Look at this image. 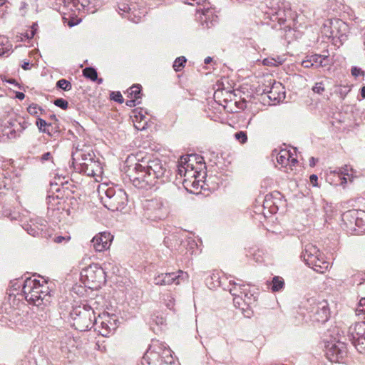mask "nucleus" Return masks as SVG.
Returning <instances> with one entry per match:
<instances>
[{"instance_id": "7", "label": "nucleus", "mask_w": 365, "mask_h": 365, "mask_svg": "<svg viewBox=\"0 0 365 365\" xmlns=\"http://www.w3.org/2000/svg\"><path fill=\"white\" fill-rule=\"evenodd\" d=\"M306 309L314 322L324 323L330 316V309L327 300L316 298L307 299Z\"/></svg>"}, {"instance_id": "41", "label": "nucleus", "mask_w": 365, "mask_h": 365, "mask_svg": "<svg viewBox=\"0 0 365 365\" xmlns=\"http://www.w3.org/2000/svg\"><path fill=\"white\" fill-rule=\"evenodd\" d=\"M56 86L66 91L71 90L72 88L71 83L66 79H61L58 81L56 83Z\"/></svg>"}, {"instance_id": "15", "label": "nucleus", "mask_w": 365, "mask_h": 365, "mask_svg": "<svg viewBox=\"0 0 365 365\" xmlns=\"http://www.w3.org/2000/svg\"><path fill=\"white\" fill-rule=\"evenodd\" d=\"M27 128V123L25 120L18 121L16 119L7 121L2 130L3 135L9 138H16Z\"/></svg>"}, {"instance_id": "37", "label": "nucleus", "mask_w": 365, "mask_h": 365, "mask_svg": "<svg viewBox=\"0 0 365 365\" xmlns=\"http://www.w3.org/2000/svg\"><path fill=\"white\" fill-rule=\"evenodd\" d=\"M27 110L29 114L36 116L38 118L39 114H42L43 112V110L36 103L31 104L28 108Z\"/></svg>"}, {"instance_id": "1", "label": "nucleus", "mask_w": 365, "mask_h": 365, "mask_svg": "<svg viewBox=\"0 0 365 365\" xmlns=\"http://www.w3.org/2000/svg\"><path fill=\"white\" fill-rule=\"evenodd\" d=\"M126 175L135 187L148 189L166 182L170 172L160 159L147 156L138 158L134 165H129Z\"/></svg>"}, {"instance_id": "13", "label": "nucleus", "mask_w": 365, "mask_h": 365, "mask_svg": "<svg viewBox=\"0 0 365 365\" xmlns=\"http://www.w3.org/2000/svg\"><path fill=\"white\" fill-rule=\"evenodd\" d=\"M327 358L331 362H339L346 354V344L341 341H327L324 345Z\"/></svg>"}, {"instance_id": "23", "label": "nucleus", "mask_w": 365, "mask_h": 365, "mask_svg": "<svg viewBox=\"0 0 365 365\" xmlns=\"http://www.w3.org/2000/svg\"><path fill=\"white\" fill-rule=\"evenodd\" d=\"M106 272L104 269L98 264L93 263V289H98L105 284Z\"/></svg>"}, {"instance_id": "56", "label": "nucleus", "mask_w": 365, "mask_h": 365, "mask_svg": "<svg viewBox=\"0 0 365 365\" xmlns=\"http://www.w3.org/2000/svg\"><path fill=\"white\" fill-rule=\"evenodd\" d=\"M93 81H97L98 84H101L103 82V79L98 78L97 71L93 68Z\"/></svg>"}, {"instance_id": "20", "label": "nucleus", "mask_w": 365, "mask_h": 365, "mask_svg": "<svg viewBox=\"0 0 365 365\" xmlns=\"http://www.w3.org/2000/svg\"><path fill=\"white\" fill-rule=\"evenodd\" d=\"M269 85H271L269 89H264V92L268 94V98L273 101L279 102L285 98L284 88L279 82L269 79Z\"/></svg>"}, {"instance_id": "11", "label": "nucleus", "mask_w": 365, "mask_h": 365, "mask_svg": "<svg viewBox=\"0 0 365 365\" xmlns=\"http://www.w3.org/2000/svg\"><path fill=\"white\" fill-rule=\"evenodd\" d=\"M271 7L266 13L270 15V19L272 21H277L279 25H284L287 20L291 18L292 11L288 6L283 2H271Z\"/></svg>"}, {"instance_id": "21", "label": "nucleus", "mask_w": 365, "mask_h": 365, "mask_svg": "<svg viewBox=\"0 0 365 365\" xmlns=\"http://www.w3.org/2000/svg\"><path fill=\"white\" fill-rule=\"evenodd\" d=\"M112 240L113 236L110 232H101L93 237V247L96 251L102 252L109 248Z\"/></svg>"}, {"instance_id": "53", "label": "nucleus", "mask_w": 365, "mask_h": 365, "mask_svg": "<svg viewBox=\"0 0 365 365\" xmlns=\"http://www.w3.org/2000/svg\"><path fill=\"white\" fill-rule=\"evenodd\" d=\"M83 75L86 78L91 80V67H86L83 70Z\"/></svg>"}, {"instance_id": "54", "label": "nucleus", "mask_w": 365, "mask_h": 365, "mask_svg": "<svg viewBox=\"0 0 365 365\" xmlns=\"http://www.w3.org/2000/svg\"><path fill=\"white\" fill-rule=\"evenodd\" d=\"M168 299H164L166 303V306L168 309H172L173 308V300L174 299L171 296H168Z\"/></svg>"}, {"instance_id": "55", "label": "nucleus", "mask_w": 365, "mask_h": 365, "mask_svg": "<svg viewBox=\"0 0 365 365\" xmlns=\"http://www.w3.org/2000/svg\"><path fill=\"white\" fill-rule=\"evenodd\" d=\"M302 66L304 67V68H311V67H313L312 66V62H309V56H307L306 57V59L303 60L302 61Z\"/></svg>"}, {"instance_id": "35", "label": "nucleus", "mask_w": 365, "mask_h": 365, "mask_svg": "<svg viewBox=\"0 0 365 365\" xmlns=\"http://www.w3.org/2000/svg\"><path fill=\"white\" fill-rule=\"evenodd\" d=\"M128 97L133 98L140 101L142 97L141 93V86L139 84H135L132 86L128 91Z\"/></svg>"}, {"instance_id": "27", "label": "nucleus", "mask_w": 365, "mask_h": 365, "mask_svg": "<svg viewBox=\"0 0 365 365\" xmlns=\"http://www.w3.org/2000/svg\"><path fill=\"white\" fill-rule=\"evenodd\" d=\"M240 294L242 296V299H241V307H243V304L250 307L255 302L256 296L255 292L250 290L248 284H243V289L242 291H240Z\"/></svg>"}, {"instance_id": "31", "label": "nucleus", "mask_w": 365, "mask_h": 365, "mask_svg": "<svg viewBox=\"0 0 365 365\" xmlns=\"http://www.w3.org/2000/svg\"><path fill=\"white\" fill-rule=\"evenodd\" d=\"M286 61V57L283 56H277L276 57H267L262 61V63L267 66H278L282 65Z\"/></svg>"}, {"instance_id": "25", "label": "nucleus", "mask_w": 365, "mask_h": 365, "mask_svg": "<svg viewBox=\"0 0 365 365\" xmlns=\"http://www.w3.org/2000/svg\"><path fill=\"white\" fill-rule=\"evenodd\" d=\"M90 260V257H88L87 255L82 259L81 264L86 265V267L82 269L80 273V280L81 283L85 287H88L89 289L91 288V282L89 276V268L91 267V263H89Z\"/></svg>"}, {"instance_id": "24", "label": "nucleus", "mask_w": 365, "mask_h": 365, "mask_svg": "<svg viewBox=\"0 0 365 365\" xmlns=\"http://www.w3.org/2000/svg\"><path fill=\"white\" fill-rule=\"evenodd\" d=\"M359 215H365V212L356 210H349L342 215V220L348 228L356 230L355 223Z\"/></svg>"}, {"instance_id": "33", "label": "nucleus", "mask_w": 365, "mask_h": 365, "mask_svg": "<svg viewBox=\"0 0 365 365\" xmlns=\"http://www.w3.org/2000/svg\"><path fill=\"white\" fill-rule=\"evenodd\" d=\"M36 125L40 132L51 135V132L49 130V127H52L51 123H48L45 120L41 118H37Z\"/></svg>"}, {"instance_id": "51", "label": "nucleus", "mask_w": 365, "mask_h": 365, "mask_svg": "<svg viewBox=\"0 0 365 365\" xmlns=\"http://www.w3.org/2000/svg\"><path fill=\"white\" fill-rule=\"evenodd\" d=\"M178 173L182 176H187L189 174V170H187V168H185V166L182 165H180L179 167H178Z\"/></svg>"}, {"instance_id": "61", "label": "nucleus", "mask_w": 365, "mask_h": 365, "mask_svg": "<svg viewBox=\"0 0 365 365\" xmlns=\"http://www.w3.org/2000/svg\"><path fill=\"white\" fill-rule=\"evenodd\" d=\"M16 98H17L19 100H23L25 98V95L22 92H16Z\"/></svg>"}, {"instance_id": "42", "label": "nucleus", "mask_w": 365, "mask_h": 365, "mask_svg": "<svg viewBox=\"0 0 365 365\" xmlns=\"http://www.w3.org/2000/svg\"><path fill=\"white\" fill-rule=\"evenodd\" d=\"M356 312L359 316L362 315L364 319H365V297L360 299Z\"/></svg>"}, {"instance_id": "49", "label": "nucleus", "mask_w": 365, "mask_h": 365, "mask_svg": "<svg viewBox=\"0 0 365 365\" xmlns=\"http://www.w3.org/2000/svg\"><path fill=\"white\" fill-rule=\"evenodd\" d=\"M180 162L182 164H184L183 165L185 166V168H187V170H188L189 168L191 169L189 171V173H191L192 171L193 167H192V165L190 163V160H187V158L182 157V158H181Z\"/></svg>"}, {"instance_id": "28", "label": "nucleus", "mask_w": 365, "mask_h": 365, "mask_svg": "<svg viewBox=\"0 0 365 365\" xmlns=\"http://www.w3.org/2000/svg\"><path fill=\"white\" fill-rule=\"evenodd\" d=\"M309 62H312V66L316 68L324 67L329 64L328 54H312L309 56Z\"/></svg>"}, {"instance_id": "2", "label": "nucleus", "mask_w": 365, "mask_h": 365, "mask_svg": "<svg viewBox=\"0 0 365 365\" xmlns=\"http://www.w3.org/2000/svg\"><path fill=\"white\" fill-rule=\"evenodd\" d=\"M103 173L102 163L93 158V178L96 177L95 182H93V188H96V190L93 191V200L95 199V201H98L109 210H123L127 205V194L123 190L115 191L106 182L99 184L98 178L102 180Z\"/></svg>"}, {"instance_id": "60", "label": "nucleus", "mask_w": 365, "mask_h": 365, "mask_svg": "<svg viewBox=\"0 0 365 365\" xmlns=\"http://www.w3.org/2000/svg\"><path fill=\"white\" fill-rule=\"evenodd\" d=\"M34 36V31H30V29L25 33V37H26L27 38H32Z\"/></svg>"}, {"instance_id": "52", "label": "nucleus", "mask_w": 365, "mask_h": 365, "mask_svg": "<svg viewBox=\"0 0 365 365\" xmlns=\"http://www.w3.org/2000/svg\"><path fill=\"white\" fill-rule=\"evenodd\" d=\"M310 183L314 187H319L318 185V177L315 174H312L309 177Z\"/></svg>"}, {"instance_id": "10", "label": "nucleus", "mask_w": 365, "mask_h": 365, "mask_svg": "<svg viewBox=\"0 0 365 365\" xmlns=\"http://www.w3.org/2000/svg\"><path fill=\"white\" fill-rule=\"evenodd\" d=\"M90 150L82 149L76 151L72 155V165L74 169L80 173L91 176V170L89 167L91 164V158L90 157Z\"/></svg>"}, {"instance_id": "45", "label": "nucleus", "mask_w": 365, "mask_h": 365, "mask_svg": "<svg viewBox=\"0 0 365 365\" xmlns=\"http://www.w3.org/2000/svg\"><path fill=\"white\" fill-rule=\"evenodd\" d=\"M25 230L30 235L36 237L39 234V231L41 229L38 228V227H33L31 225H26Z\"/></svg>"}, {"instance_id": "22", "label": "nucleus", "mask_w": 365, "mask_h": 365, "mask_svg": "<svg viewBox=\"0 0 365 365\" xmlns=\"http://www.w3.org/2000/svg\"><path fill=\"white\" fill-rule=\"evenodd\" d=\"M320 254L321 252L315 245L312 244H307L305 245L302 252L301 257L303 259L306 264L310 267L316 259L320 256Z\"/></svg>"}, {"instance_id": "18", "label": "nucleus", "mask_w": 365, "mask_h": 365, "mask_svg": "<svg viewBox=\"0 0 365 365\" xmlns=\"http://www.w3.org/2000/svg\"><path fill=\"white\" fill-rule=\"evenodd\" d=\"M21 320L20 310L14 308L9 303L4 304L0 307V321H9L11 323L16 324Z\"/></svg>"}, {"instance_id": "39", "label": "nucleus", "mask_w": 365, "mask_h": 365, "mask_svg": "<svg viewBox=\"0 0 365 365\" xmlns=\"http://www.w3.org/2000/svg\"><path fill=\"white\" fill-rule=\"evenodd\" d=\"M184 243L186 244V246H187L186 249L187 250V252L190 255H192L195 252V250L197 249V242L195 241V240H193L192 238L187 239ZM184 246H185V245Z\"/></svg>"}, {"instance_id": "4", "label": "nucleus", "mask_w": 365, "mask_h": 365, "mask_svg": "<svg viewBox=\"0 0 365 365\" xmlns=\"http://www.w3.org/2000/svg\"><path fill=\"white\" fill-rule=\"evenodd\" d=\"M56 4L59 6L58 10L61 14L68 15L63 19L69 27L78 24L91 9L89 0H56Z\"/></svg>"}, {"instance_id": "8", "label": "nucleus", "mask_w": 365, "mask_h": 365, "mask_svg": "<svg viewBox=\"0 0 365 365\" xmlns=\"http://www.w3.org/2000/svg\"><path fill=\"white\" fill-rule=\"evenodd\" d=\"M145 217L150 220L156 221L166 217L168 212L160 199L154 198L146 200L145 205Z\"/></svg>"}, {"instance_id": "30", "label": "nucleus", "mask_w": 365, "mask_h": 365, "mask_svg": "<svg viewBox=\"0 0 365 365\" xmlns=\"http://www.w3.org/2000/svg\"><path fill=\"white\" fill-rule=\"evenodd\" d=\"M206 284L210 289H215L221 286L220 273L213 272L205 279Z\"/></svg>"}, {"instance_id": "17", "label": "nucleus", "mask_w": 365, "mask_h": 365, "mask_svg": "<svg viewBox=\"0 0 365 365\" xmlns=\"http://www.w3.org/2000/svg\"><path fill=\"white\" fill-rule=\"evenodd\" d=\"M331 173L339 178L341 180L339 185L343 187H345L348 182L351 183L354 178H356V172L350 165H344L341 168H336L334 170L331 171Z\"/></svg>"}, {"instance_id": "59", "label": "nucleus", "mask_w": 365, "mask_h": 365, "mask_svg": "<svg viewBox=\"0 0 365 365\" xmlns=\"http://www.w3.org/2000/svg\"><path fill=\"white\" fill-rule=\"evenodd\" d=\"M212 11L210 9H206L205 11H202V15L205 16V21H207L210 14H212Z\"/></svg>"}, {"instance_id": "58", "label": "nucleus", "mask_w": 365, "mask_h": 365, "mask_svg": "<svg viewBox=\"0 0 365 365\" xmlns=\"http://www.w3.org/2000/svg\"><path fill=\"white\" fill-rule=\"evenodd\" d=\"M170 240V237H167L165 238V240H164V242L167 245V247H171L172 249H175V250H178L179 248H178L176 247V245H173L172 243L168 244V241Z\"/></svg>"}, {"instance_id": "44", "label": "nucleus", "mask_w": 365, "mask_h": 365, "mask_svg": "<svg viewBox=\"0 0 365 365\" xmlns=\"http://www.w3.org/2000/svg\"><path fill=\"white\" fill-rule=\"evenodd\" d=\"M110 98L111 100L116 101L119 103H122L124 101L123 96L120 91H112L110 94Z\"/></svg>"}, {"instance_id": "48", "label": "nucleus", "mask_w": 365, "mask_h": 365, "mask_svg": "<svg viewBox=\"0 0 365 365\" xmlns=\"http://www.w3.org/2000/svg\"><path fill=\"white\" fill-rule=\"evenodd\" d=\"M352 76L355 77H358L359 76H364V71H362L360 68H358L356 66H354L351 68V70Z\"/></svg>"}, {"instance_id": "34", "label": "nucleus", "mask_w": 365, "mask_h": 365, "mask_svg": "<svg viewBox=\"0 0 365 365\" xmlns=\"http://www.w3.org/2000/svg\"><path fill=\"white\" fill-rule=\"evenodd\" d=\"M284 287V281L282 277L275 276L272 278L271 289L272 292H279Z\"/></svg>"}, {"instance_id": "50", "label": "nucleus", "mask_w": 365, "mask_h": 365, "mask_svg": "<svg viewBox=\"0 0 365 365\" xmlns=\"http://www.w3.org/2000/svg\"><path fill=\"white\" fill-rule=\"evenodd\" d=\"M140 103V101H138L137 99H135V98H130V100H128L126 102H125V104L128 107H134L136 105L139 104Z\"/></svg>"}, {"instance_id": "38", "label": "nucleus", "mask_w": 365, "mask_h": 365, "mask_svg": "<svg viewBox=\"0 0 365 365\" xmlns=\"http://www.w3.org/2000/svg\"><path fill=\"white\" fill-rule=\"evenodd\" d=\"M187 61V59L184 56L177 58L173 65V67L175 71H181L184 67Z\"/></svg>"}, {"instance_id": "19", "label": "nucleus", "mask_w": 365, "mask_h": 365, "mask_svg": "<svg viewBox=\"0 0 365 365\" xmlns=\"http://www.w3.org/2000/svg\"><path fill=\"white\" fill-rule=\"evenodd\" d=\"M294 152L286 149L281 150L277 155V162L281 165L282 168H285V172L288 173L289 170H292V167L297 163V159L294 157Z\"/></svg>"}, {"instance_id": "14", "label": "nucleus", "mask_w": 365, "mask_h": 365, "mask_svg": "<svg viewBox=\"0 0 365 365\" xmlns=\"http://www.w3.org/2000/svg\"><path fill=\"white\" fill-rule=\"evenodd\" d=\"M71 317L75 322L73 325L76 329H79L81 331L87 329L91 321V314L89 309L86 308V306L83 308L81 307L74 308L71 312Z\"/></svg>"}, {"instance_id": "62", "label": "nucleus", "mask_w": 365, "mask_h": 365, "mask_svg": "<svg viewBox=\"0 0 365 365\" xmlns=\"http://www.w3.org/2000/svg\"><path fill=\"white\" fill-rule=\"evenodd\" d=\"M38 29V24L34 23L33 24V25L31 26V29H30V31H34V34H36V31Z\"/></svg>"}, {"instance_id": "6", "label": "nucleus", "mask_w": 365, "mask_h": 365, "mask_svg": "<svg viewBox=\"0 0 365 365\" xmlns=\"http://www.w3.org/2000/svg\"><path fill=\"white\" fill-rule=\"evenodd\" d=\"M348 31V25L339 19L325 20L322 28V34L329 38H332L335 44L338 42L341 44L346 39Z\"/></svg>"}, {"instance_id": "32", "label": "nucleus", "mask_w": 365, "mask_h": 365, "mask_svg": "<svg viewBox=\"0 0 365 365\" xmlns=\"http://www.w3.org/2000/svg\"><path fill=\"white\" fill-rule=\"evenodd\" d=\"M158 356V355L155 352L147 351L144 354L140 364L138 365H157V362L155 360H153V358H156Z\"/></svg>"}, {"instance_id": "36", "label": "nucleus", "mask_w": 365, "mask_h": 365, "mask_svg": "<svg viewBox=\"0 0 365 365\" xmlns=\"http://www.w3.org/2000/svg\"><path fill=\"white\" fill-rule=\"evenodd\" d=\"M11 48V45L9 43L8 38L0 36V56L9 52Z\"/></svg>"}, {"instance_id": "12", "label": "nucleus", "mask_w": 365, "mask_h": 365, "mask_svg": "<svg viewBox=\"0 0 365 365\" xmlns=\"http://www.w3.org/2000/svg\"><path fill=\"white\" fill-rule=\"evenodd\" d=\"M147 351H153L158 355L153 358L157 363L161 361L159 365H171L173 362L172 351L167 346L159 341H153Z\"/></svg>"}, {"instance_id": "9", "label": "nucleus", "mask_w": 365, "mask_h": 365, "mask_svg": "<svg viewBox=\"0 0 365 365\" xmlns=\"http://www.w3.org/2000/svg\"><path fill=\"white\" fill-rule=\"evenodd\" d=\"M347 336L359 352H365V322H357L350 326Z\"/></svg>"}, {"instance_id": "29", "label": "nucleus", "mask_w": 365, "mask_h": 365, "mask_svg": "<svg viewBox=\"0 0 365 365\" xmlns=\"http://www.w3.org/2000/svg\"><path fill=\"white\" fill-rule=\"evenodd\" d=\"M329 266V263L327 262L322 255V254H320V256H319L316 260L314 262L313 264L310 267L312 268L314 271L319 273H324L325 272Z\"/></svg>"}, {"instance_id": "16", "label": "nucleus", "mask_w": 365, "mask_h": 365, "mask_svg": "<svg viewBox=\"0 0 365 365\" xmlns=\"http://www.w3.org/2000/svg\"><path fill=\"white\" fill-rule=\"evenodd\" d=\"M187 275L186 273H184L182 271L179 270L178 273L175 272H169V273H162L158 274L154 278V283L156 285H169L173 283H175L176 284H179L180 283V280L187 277Z\"/></svg>"}, {"instance_id": "26", "label": "nucleus", "mask_w": 365, "mask_h": 365, "mask_svg": "<svg viewBox=\"0 0 365 365\" xmlns=\"http://www.w3.org/2000/svg\"><path fill=\"white\" fill-rule=\"evenodd\" d=\"M227 289L229 290L230 293L234 297L233 302L235 306L242 309H245V307H241V299H242V296L240 294V291H242L243 289V284H240L236 282H230L229 288Z\"/></svg>"}, {"instance_id": "63", "label": "nucleus", "mask_w": 365, "mask_h": 365, "mask_svg": "<svg viewBox=\"0 0 365 365\" xmlns=\"http://www.w3.org/2000/svg\"><path fill=\"white\" fill-rule=\"evenodd\" d=\"M316 164V160L314 158L312 157L309 160V165L311 167H314Z\"/></svg>"}, {"instance_id": "64", "label": "nucleus", "mask_w": 365, "mask_h": 365, "mask_svg": "<svg viewBox=\"0 0 365 365\" xmlns=\"http://www.w3.org/2000/svg\"><path fill=\"white\" fill-rule=\"evenodd\" d=\"M30 64L29 62H25L23 65H22V68L24 69V70H28L30 68Z\"/></svg>"}, {"instance_id": "40", "label": "nucleus", "mask_w": 365, "mask_h": 365, "mask_svg": "<svg viewBox=\"0 0 365 365\" xmlns=\"http://www.w3.org/2000/svg\"><path fill=\"white\" fill-rule=\"evenodd\" d=\"M235 139L241 144H245L247 141V135L245 131H239L234 134Z\"/></svg>"}, {"instance_id": "3", "label": "nucleus", "mask_w": 365, "mask_h": 365, "mask_svg": "<svg viewBox=\"0 0 365 365\" xmlns=\"http://www.w3.org/2000/svg\"><path fill=\"white\" fill-rule=\"evenodd\" d=\"M22 292L26 300L36 307L47 306L51 302V294L46 280L41 282L36 279H25Z\"/></svg>"}, {"instance_id": "43", "label": "nucleus", "mask_w": 365, "mask_h": 365, "mask_svg": "<svg viewBox=\"0 0 365 365\" xmlns=\"http://www.w3.org/2000/svg\"><path fill=\"white\" fill-rule=\"evenodd\" d=\"M312 91L318 94H322L325 91V83L324 81L317 82L312 88Z\"/></svg>"}, {"instance_id": "46", "label": "nucleus", "mask_w": 365, "mask_h": 365, "mask_svg": "<svg viewBox=\"0 0 365 365\" xmlns=\"http://www.w3.org/2000/svg\"><path fill=\"white\" fill-rule=\"evenodd\" d=\"M54 105L65 110L68 108V103L63 98H57L54 101Z\"/></svg>"}, {"instance_id": "47", "label": "nucleus", "mask_w": 365, "mask_h": 365, "mask_svg": "<svg viewBox=\"0 0 365 365\" xmlns=\"http://www.w3.org/2000/svg\"><path fill=\"white\" fill-rule=\"evenodd\" d=\"M39 160L42 163L46 162H53V155L51 152H46L39 157Z\"/></svg>"}, {"instance_id": "5", "label": "nucleus", "mask_w": 365, "mask_h": 365, "mask_svg": "<svg viewBox=\"0 0 365 365\" xmlns=\"http://www.w3.org/2000/svg\"><path fill=\"white\" fill-rule=\"evenodd\" d=\"M93 302V314L94 321L93 328L103 336H107L117 328V319L115 315H110L108 312H101L106 307V300L103 297L96 295Z\"/></svg>"}, {"instance_id": "57", "label": "nucleus", "mask_w": 365, "mask_h": 365, "mask_svg": "<svg viewBox=\"0 0 365 365\" xmlns=\"http://www.w3.org/2000/svg\"><path fill=\"white\" fill-rule=\"evenodd\" d=\"M70 240V237H67L66 238L65 237L62 236H58L55 238V242L57 243H61L63 240H66L67 242Z\"/></svg>"}]
</instances>
